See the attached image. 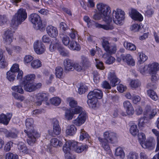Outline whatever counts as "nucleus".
<instances>
[{"label": "nucleus", "instance_id": "obj_55", "mask_svg": "<svg viewBox=\"0 0 159 159\" xmlns=\"http://www.w3.org/2000/svg\"><path fill=\"white\" fill-rule=\"evenodd\" d=\"M84 19L87 23L89 27L91 26L94 22L93 20H90L89 17L87 16H85L84 17Z\"/></svg>", "mask_w": 159, "mask_h": 159}, {"label": "nucleus", "instance_id": "obj_40", "mask_svg": "<svg viewBox=\"0 0 159 159\" xmlns=\"http://www.w3.org/2000/svg\"><path fill=\"white\" fill-rule=\"evenodd\" d=\"M16 73L13 72L9 71L7 73V78L10 81H13L15 79Z\"/></svg>", "mask_w": 159, "mask_h": 159}, {"label": "nucleus", "instance_id": "obj_36", "mask_svg": "<svg viewBox=\"0 0 159 159\" xmlns=\"http://www.w3.org/2000/svg\"><path fill=\"white\" fill-rule=\"evenodd\" d=\"M115 155L119 157L120 158L123 159L125 156V154L123 149L120 148H118L116 150Z\"/></svg>", "mask_w": 159, "mask_h": 159}, {"label": "nucleus", "instance_id": "obj_63", "mask_svg": "<svg viewBox=\"0 0 159 159\" xmlns=\"http://www.w3.org/2000/svg\"><path fill=\"white\" fill-rule=\"evenodd\" d=\"M117 89L120 92L123 93L124 91L127 88L126 86H124L122 84H119L117 87Z\"/></svg>", "mask_w": 159, "mask_h": 159}, {"label": "nucleus", "instance_id": "obj_50", "mask_svg": "<svg viewBox=\"0 0 159 159\" xmlns=\"http://www.w3.org/2000/svg\"><path fill=\"white\" fill-rule=\"evenodd\" d=\"M60 29L65 32L66 34L69 32L68 31L70 30V29L68 27L67 25L65 22H61L60 25Z\"/></svg>", "mask_w": 159, "mask_h": 159}, {"label": "nucleus", "instance_id": "obj_21", "mask_svg": "<svg viewBox=\"0 0 159 159\" xmlns=\"http://www.w3.org/2000/svg\"><path fill=\"white\" fill-rule=\"evenodd\" d=\"M140 144L143 148H147L150 150L153 149L155 146L152 139H148L144 143L141 142Z\"/></svg>", "mask_w": 159, "mask_h": 159}, {"label": "nucleus", "instance_id": "obj_16", "mask_svg": "<svg viewBox=\"0 0 159 159\" xmlns=\"http://www.w3.org/2000/svg\"><path fill=\"white\" fill-rule=\"evenodd\" d=\"M53 132L52 135L55 136L59 135L61 133V128L58 121L56 119L53 120Z\"/></svg>", "mask_w": 159, "mask_h": 159}, {"label": "nucleus", "instance_id": "obj_58", "mask_svg": "<svg viewBox=\"0 0 159 159\" xmlns=\"http://www.w3.org/2000/svg\"><path fill=\"white\" fill-rule=\"evenodd\" d=\"M13 143L11 142H9L7 143L5 145L4 148V150L6 152H8L10 149L11 147H12Z\"/></svg>", "mask_w": 159, "mask_h": 159}, {"label": "nucleus", "instance_id": "obj_20", "mask_svg": "<svg viewBox=\"0 0 159 159\" xmlns=\"http://www.w3.org/2000/svg\"><path fill=\"white\" fill-rule=\"evenodd\" d=\"M121 58L124 61L126 62L129 65L134 66L135 64L134 60L132 56L129 54H127L126 55L122 54L121 55Z\"/></svg>", "mask_w": 159, "mask_h": 159}, {"label": "nucleus", "instance_id": "obj_14", "mask_svg": "<svg viewBox=\"0 0 159 159\" xmlns=\"http://www.w3.org/2000/svg\"><path fill=\"white\" fill-rule=\"evenodd\" d=\"M61 46L59 40L57 38H54L51 41L49 50L51 52L54 51L57 49L58 50Z\"/></svg>", "mask_w": 159, "mask_h": 159}, {"label": "nucleus", "instance_id": "obj_60", "mask_svg": "<svg viewBox=\"0 0 159 159\" xmlns=\"http://www.w3.org/2000/svg\"><path fill=\"white\" fill-rule=\"evenodd\" d=\"M18 133L17 131H16L15 132H9L8 131L6 137H10L12 138H16L17 137Z\"/></svg>", "mask_w": 159, "mask_h": 159}, {"label": "nucleus", "instance_id": "obj_28", "mask_svg": "<svg viewBox=\"0 0 159 159\" xmlns=\"http://www.w3.org/2000/svg\"><path fill=\"white\" fill-rule=\"evenodd\" d=\"M94 26L97 28H102L106 30H112L114 28V26L110 23H107V25H102L98 23L95 22Z\"/></svg>", "mask_w": 159, "mask_h": 159}, {"label": "nucleus", "instance_id": "obj_49", "mask_svg": "<svg viewBox=\"0 0 159 159\" xmlns=\"http://www.w3.org/2000/svg\"><path fill=\"white\" fill-rule=\"evenodd\" d=\"M74 115L73 111L71 110H67L66 111L65 113V116L66 119L68 120H71Z\"/></svg>", "mask_w": 159, "mask_h": 159}, {"label": "nucleus", "instance_id": "obj_44", "mask_svg": "<svg viewBox=\"0 0 159 159\" xmlns=\"http://www.w3.org/2000/svg\"><path fill=\"white\" fill-rule=\"evenodd\" d=\"M87 87L84 84H80V87L78 88V93L81 94L84 93L87 90Z\"/></svg>", "mask_w": 159, "mask_h": 159}, {"label": "nucleus", "instance_id": "obj_24", "mask_svg": "<svg viewBox=\"0 0 159 159\" xmlns=\"http://www.w3.org/2000/svg\"><path fill=\"white\" fill-rule=\"evenodd\" d=\"M74 64L73 61L69 59H65L63 62L64 69L66 70H73Z\"/></svg>", "mask_w": 159, "mask_h": 159}, {"label": "nucleus", "instance_id": "obj_6", "mask_svg": "<svg viewBox=\"0 0 159 159\" xmlns=\"http://www.w3.org/2000/svg\"><path fill=\"white\" fill-rule=\"evenodd\" d=\"M96 7L98 12L100 13L104 16L103 20L107 23H110L112 19L109 16L111 12L110 7L107 5L101 3L97 4Z\"/></svg>", "mask_w": 159, "mask_h": 159}, {"label": "nucleus", "instance_id": "obj_31", "mask_svg": "<svg viewBox=\"0 0 159 159\" xmlns=\"http://www.w3.org/2000/svg\"><path fill=\"white\" fill-rule=\"evenodd\" d=\"M69 48L72 50L79 51L80 50V45L74 41H72L70 43Z\"/></svg>", "mask_w": 159, "mask_h": 159}, {"label": "nucleus", "instance_id": "obj_9", "mask_svg": "<svg viewBox=\"0 0 159 159\" xmlns=\"http://www.w3.org/2000/svg\"><path fill=\"white\" fill-rule=\"evenodd\" d=\"M112 15L114 22L117 25L121 24L125 18L124 11L118 8L116 11L114 10L113 11Z\"/></svg>", "mask_w": 159, "mask_h": 159}, {"label": "nucleus", "instance_id": "obj_5", "mask_svg": "<svg viewBox=\"0 0 159 159\" xmlns=\"http://www.w3.org/2000/svg\"><path fill=\"white\" fill-rule=\"evenodd\" d=\"M26 10L22 8L19 9L13 16L11 25L14 27L18 26L27 18Z\"/></svg>", "mask_w": 159, "mask_h": 159}, {"label": "nucleus", "instance_id": "obj_10", "mask_svg": "<svg viewBox=\"0 0 159 159\" xmlns=\"http://www.w3.org/2000/svg\"><path fill=\"white\" fill-rule=\"evenodd\" d=\"M109 37H103L102 39V42L103 48L106 52L110 54L115 53L116 51V47L115 46H111V44L109 43Z\"/></svg>", "mask_w": 159, "mask_h": 159}, {"label": "nucleus", "instance_id": "obj_59", "mask_svg": "<svg viewBox=\"0 0 159 159\" xmlns=\"http://www.w3.org/2000/svg\"><path fill=\"white\" fill-rule=\"evenodd\" d=\"M104 16L100 13H96L93 16V18L95 20H99L102 18L103 20Z\"/></svg>", "mask_w": 159, "mask_h": 159}, {"label": "nucleus", "instance_id": "obj_3", "mask_svg": "<svg viewBox=\"0 0 159 159\" xmlns=\"http://www.w3.org/2000/svg\"><path fill=\"white\" fill-rule=\"evenodd\" d=\"M103 136L104 139L101 137L98 138V140L102 145V147L106 151L110 150L108 141L111 143H115L117 142V138L116 134L112 132L106 131L104 133Z\"/></svg>", "mask_w": 159, "mask_h": 159}, {"label": "nucleus", "instance_id": "obj_2", "mask_svg": "<svg viewBox=\"0 0 159 159\" xmlns=\"http://www.w3.org/2000/svg\"><path fill=\"white\" fill-rule=\"evenodd\" d=\"M71 148H73L75 152L80 153L83 151H86L88 147L86 145H80L75 141L71 140L67 141L63 146V150L64 152L65 153H69Z\"/></svg>", "mask_w": 159, "mask_h": 159}, {"label": "nucleus", "instance_id": "obj_17", "mask_svg": "<svg viewBox=\"0 0 159 159\" xmlns=\"http://www.w3.org/2000/svg\"><path fill=\"white\" fill-rule=\"evenodd\" d=\"M129 16L133 20L141 21L143 19V17L138 11L134 9H132L129 12Z\"/></svg>", "mask_w": 159, "mask_h": 159}, {"label": "nucleus", "instance_id": "obj_22", "mask_svg": "<svg viewBox=\"0 0 159 159\" xmlns=\"http://www.w3.org/2000/svg\"><path fill=\"white\" fill-rule=\"evenodd\" d=\"M123 107L126 109V113L128 115H132L134 113L133 107L129 101H125L123 103Z\"/></svg>", "mask_w": 159, "mask_h": 159}, {"label": "nucleus", "instance_id": "obj_64", "mask_svg": "<svg viewBox=\"0 0 159 159\" xmlns=\"http://www.w3.org/2000/svg\"><path fill=\"white\" fill-rule=\"evenodd\" d=\"M145 118L144 117L140 118L138 121V125L139 127H143L145 125Z\"/></svg>", "mask_w": 159, "mask_h": 159}, {"label": "nucleus", "instance_id": "obj_46", "mask_svg": "<svg viewBox=\"0 0 159 159\" xmlns=\"http://www.w3.org/2000/svg\"><path fill=\"white\" fill-rule=\"evenodd\" d=\"M127 159H138V154L135 152H131L128 154L126 156Z\"/></svg>", "mask_w": 159, "mask_h": 159}, {"label": "nucleus", "instance_id": "obj_12", "mask_svg": "<svg viewBox=\"0 0 159 159\" xmlns=\"http://www.w3.org/2000/svg\"><path fill=\"white\" fill-rule=\"evenodd\" d=\"M14 32V31L10 30H8L5 31L2 37L5 44H9L11 43L13 38V35Z\"/></svg>", "mask_w": 159, "mask_h": 159}, {"label": "nucleus", "instance_id": "obj_35", "mask_svg": "<svg viewBox=\"0 0 159 159\" xmlns=\"http://www.w3.org/2000/svg\"><path fill=\"white\" fill-rule=\"evenodd\" d=\"M35 78V75L34 74L28 75L25 77L23 83H32V81L34 80Z\"/></svg>", "mask_w": 159, "mask_h": 159}, {"label": "nucleus", "instance_id": "obj_57", "mask_svg": "<svg viewBox=\"0 0 159 159\" xmlns=\"http://www.w3.org/2000/svg\"><path fill=\"white\" fill-rule=\"evenodd\" d=\"M19 70V66L18 64H15L11 67L10 71L16 73Z\"/></svg>", "mask_w": 159, "mask_h": 159}, {"label": "nucleus", "instance_id": "obj_43", "mask_svg": "<svg viewBox=\"0 0 159 159\" xmlns=\"http://www.w3.org/2000/svg\"><path fill=\"white\" fill-rule=\"evenodd\" d=\"M139 56V61L141 64L146 61L148 59L147 56L142 52L138 53Z\"/></svg>", "mask_w": 159, "mask_h": 159}, {"label": "nucleus", "instance_id": "obj_1", "mask_svg": "<svg viewBox=\"0 0 159 159\" xmlns=\"http://www.w3.org/2000/svg\"><path fill=\"white\" fill-rule=\"evenodd\" d=\"M34 120L32 118H27L25 121L26 129L24 130L28 137L27 142L30 145H32L37 139L40 136V134L35 130L34 125Z\"/></svg>", "mask_w": 159, "mask_h": 159}, {"label": "nucleus", "instance_id": "obj_54", "mask_svg": "<svg viewBox=\"0 0 159 159\" xmlns=\"http://www.w3.org/2000/svg\"><path fill=\"white\" fill-rule=\"evenodd\" d=\"M6 159H18V156L17 155L9 152L6 154Z\"/></svg>", "mask_w": 159, "mask_h": 159}, {"label": "nucleus", "instance_id": "obj_32", "mask_svg": "<svg viewBox=\"0 0 159 159\" xmlns=\"http://www.w3.org/2000/svg\"><path fill=\"white\" fill-rule=\"evenodd\" d=\"M50 142L51 145L55 147L61 146L63 144L61 141L59 140L56 138L52 139L50 141Z\"/></svg>", "mask_w": 159, "mask_h": 159}, {"label": "nucleus", "instance_id": "obj_8", "mask_svg": "<svg viewBox=\"0 0 159 159\" xmlns=\"http://www.w3.org/2000/svg\"><path fill=\"white\" fill-rule=\"evenodd\" d=\"M29 19L36 29H39L41 31L44 30L45 26L42 24L40 17L38 14L35 13L31 14L29 16Z\"/></svg>", "mask_w": 159, "mask_h": 159}, {"label": "nucleus", "instance_id": "obj_7", "mask_svg": "<svg viewBox=\"0 0 159 159\" xmlns=\"http://www.w3.org/2000/svg\"><path fill=\"white\" fill-rule=\"evenodd\" d=\"M74 109V114H78V116L73 121V123L77 126H80L84 123L87 118V115L83 108L80 106H76Z\"/></svg>", "mask_w": 159, "mask_h": 159}, {"label": "nucleus", "instance_id": "obj_62", "mask_svg": "<svg viewBox=\"0 0 159 159\" xmlns=\"http://www.w3.org/2000/svg\"><path fill=\"white\" fill-rule=\"evenodd\" d=\"M139 140L141 142H143L146 139V136L145 134L141 132L139 134H138Z\"/></svg>", "mask_w": 159, "mask_h": 159}, {"label": "nucleus", "instance_id": "obj_13", "mask_svg": "<svg viewBox=\"0 0 159 159\" xmlns=\"http://www.w3.org/2000/svg\"><path fill=\"white\" fill-rule=\"evenodd\" d=\"M34 48L36 53L39 54L43 53L46 50L44 44L39 41H37L34 43Z\"/></svg>", "mask_w": 159, "mask_h": 159}, {"label": "nucleus", "instance_id": "obj_41", "mask_svg": "<svg viewBox=\"0 0 159 159\" xmlns=\"http://www.w3.org/2000/svg\"><path fill=\"white\" fill-rule=\"evenodd\" d=\"M129 131L130 133L133 136H135L137 135L139 132L137 125H132L130 127Z\"/></svg>", "mask_w": 159, "mask_h": 159}, {"label": "nucleus", "instance_id": "obj_48", "mask_svg": "<svg viewBox=\"0 0 159 159\" xmlns=\"http://www.w3.org/2000/svg\"><path fill=\"white\" fill-rule=\"evenodd\" d=\"M67 101L69 102L70 106L71 107H75L77 105V102L72 98H69L67 99Z\"/></svg>", "mask_w": 159, "mask_h": 159}, {"label": "nucleus", "instance_id": "obj_30", "mask_svg": "<svg viewBox=\"0 0 159 159\" xmlns=\"http://www.w3.org/2000/svg\"><path fill=\"white\" fill-rule=\"evenodd\" d=\"M55 74L57 78H62L63 77V69L60 66L57 67L55 69Z\"/></svg>", "mask_w": 159, "mask_h": 159}, {"label": "nucleus", "instance_id": "obj_47", "mask_svg": "<svg viewBox=\"0 0 159 159\" xmlns=\"http://www.w3.org/2000/svg\"><path fill=\"white\" fill-rule=\"evenodd\" d=\"M41 62L39 60H34L31 63V66L33 68H38L41 66Z\"/></svg>", "mask_w": 159, "mask_h": 159}, {"label": "nucleus", "instance_id": "obj_61", "mask_svg": "<svg viewBox=\"0 0 159 159\" xmlns=\"http://www.w3.org/2000/svg\"><path fill=\"white\" fill-rule=\"evenodd\" d=\"M140 26L137 24H134L131 26L130 29L134 32L138 31L140 28Z\"/></svg>", "mask_w": 159, "mask_h": 159}, {"label": "nucleus", "instance_id": "obj_56", "mask_svg": "<svg viewBox=\"0 0 159 159\" xmlns=\"http://www.w3.org/2000/svg\"><path fill=\"white\" fill-rule=\"evenodd\" d=\"M12 95L15 99L20 101H23L25 99V97L24 96L19 95L16 93H13Z\"/></svg>", "mask_w": 159, "mask_h": 159}, {"label": "nucleus", "instance_id": "obj_37", "mask_svg": "<svg viewBox=\"0 0 159 159\" xmlns=\"http://www.w3.org/2000/svg\"><path fill=\"white\" fill-rule=\"evenodd\" d=\"M130 85L133 89H136L139 87L141 85V83L138 80H134L131 81Z\"/></svg>", "mask_w": 159, "mask_h": 159}, {"label": "nucleus", "instance_id": "obj_23", "mask_svg": "<svg viewBox=\"0 0 159 159\" xmlns=\"http://www.w3.org/2000/svg\"><path fill=\"white\" fill-rule=\"evenodd\" d=\"M47 95L44 93H39L36 95V101L35 105L39 106L42 104V102L47 100Z\"/></svg>", "mask_w": 159, "mask_h": 159}, {"label": "nucleus", "instance_id": "obj_39", "mask_svg": "<svg viewBox=\"0 0 159 159\" xmlns=\"http://www.w3.org/2000/svg\"><path fill=\"white\" fill-rule=\"evenodd\" d=\"M60 37L61 39L62 42L65 46H67L70 43V39L67 35H64L63 34H60Z\"/></svg>", "mask_w": 159, "mask_h": 159}, {"label": "nucleus", "instance_id": "obj_26", "mask_svg": "<svg viewBox=\"0 0 159 159\" xmlns=\"http://www.w3.org/2000/svg\"><path fill=\"white\" fill-rule=\"evenodd\" d=\"M148 67L150 74H156L157 71L159 70V64L157 63L149 64Z\"/></svg>", "mask_w": 159, "mask_h": 159}, {"label": "nucleus", "instance_id": "obj_19", "mask_svg": "<svg viewBox=\"0 0 159 159\" xmlns=\"http://www.w3.org/2000/svg\"><path fill=\"white\" fill-rule=\"evenodd\" d=\"M46 31L49 36L51 37L56 38L58 35V31L57 28L52 25L48 26L46 28Z\"/></svg>", "mask_w": 159, "mask_h": 159}, {"label": "nucleus", "instance_id": "obj_38", "mask_svg": "<svg viewBox=\"0 0 159 159\" xmlns=\"http://www.w3.org/2000/svg\"><path fill=\"white\" fill-rule=\"evenodd\" d=\"M148 95L154 100H157L158 99L157 94L153 90L149 89L147 91Z\"/></svg>", "mask_w": 159, "mask_h": 159}, {"label": "nucleus", "instance_id": "obj_27", "mask_svg": "<svg viewBox=\"0 0 159 159\" xmlns=\"http://www.w3.org/2000/svg\"><path fill=\"white\" fill-rule=\"evenodd\" d=\"M17 148L20 152L22 154H28L30 152L29 149L24 143L22 142H20L17 144Z\"/></svg>", "mask_w": 159, "mask_h": 159}, {"label": "nucleus", "instance_id": "obj_18", "mask_svg": "<svg viewBox=\"0 0 159 159\" xmlns=\"http://www.w3.org/2000/svg\"><path fill=\"white\" fill-rule=\"evenodd\" d=\"M157 112V109H152V110L151 107L147 106L145 108V110L143 113L144 115H146L149 119L153 118Z\"/></svg>", "mask_w": 159, "mask_h": 159}, {"label": "nucleus", "instance_id": "obj_52", "mask_svg": "<svg viewBox=\"0 0 159 159\" xmlns=\"http://www.w3.org/2000/svg\"><path fill=\"white\" fill-rule=\"evenodd\" d=\"M68 31H69V32L66 33V34H69L72 39H75L77 35L76 31L73 29H70V30Z\"/></svg>", "mask_w": 159, "mask_h": 159}, {"label": "nucleus", "instance_id": "obj_45", "mask_svg": "<svg viewBox=\"0 0 159 159\" xmlns=\"http://www.w3.org/2000/svg\"><path fill=\"white\" fill-rule=\"evenodd\" d=\"M11 89L13 91L21 94H23L24 93L22 87L20 85L12 86Z\"/></svg>", "mask_w": 159, "mask_h": 159}, {"label": "nucleus", "instance_id": "obj_29", "mask_svg": "<svg viewBox=\"0 0 159 159\" xmlns=\"http://www.w3.org/2000/svg\"><path fill=\"white\" fill-rule=\"evenodd\" d=\"M77 129L76 127L73 125H71L68 126L66 130V134L70 136H73L76 132Z\"/></svg>", "mask_w": 159, "mask_h": 159}, {"label": "nucleus", "instance_id": "obj_34", "mask_svg": "<svg viewBox=\"0 0 159 159\" xmlns=\"http://www.w3.org/2000/svg\"><path fill=\"white\" fill-rule=\"evenodd\" d=\"M124 45L125 48L129 50L134 51L136 49V47L134 44L128 43L127 41L124 42Z\"/></svg>", "mask_w": 159, "mask_h": 159}, {"label": "nucleus", "instance_id": "obj_4", "mask_svg": "<svg viewBox=\"0 0 159 159\" xmlns=\"http://www.w3.org/2000/svg\"><path fill=\"white\" fill-rule=\"evenodd\" d=\"M103 96L102 91L95 89L90 91L87 96V103L89 107L92 108H95L98 102V99H101Z\"/></svg>", "mask_w": 159, "mask_h": 159}, {"label": "nucleus", "instance_id": "obj_42", "mask_svg": "<svg viewBox=\"0 0 159 159\" xmlns=\"http://www.w3.org/2000/svg\"><path fill=\"white\" fill-rule=\"evenodd\" d=\"M50 102L52 104L57 106L61 103V100L58 97H53L50 99Z\"/></svg>", "mask_w": 159, "mask_h": 159}, {"label": "nucleus", "instance_id": "obj_51", "mask_svg": "<svg viewBox=\"0 0 159 159\" xmlns=\"http://www.w3.org/2000/svg\"><path fill=\"white\" fill-rule=\"evenodd\" d=\"M81 64L84 67H86L89 65V62L88 59L85 57L82 56L81 57Z\"/></svg>", "mask_w": 159, "mask_h": 159}, {"label": "nucleus", "instance_id": "obj_15", "mask_svg": "<svg viewBox=\"0 0 159 159\" xmlns=\"http://www.w3.org/2000/svg\"><path fill=\"white\" fill-rule=\"evenodd\" d=\"M108 78L110 81V83L112 87L115 86L120 82V79L117 78L114 72H110L109 73Z\"/></svg>", "mask_w": 159, "mask_h": 159}, {"label": "nucleus", "instance_id": "obj_11", "mask_svg": "<svg viewBox=\"0 0 159 159\" xmlns=\"http://www.w3.org/2000/svg\"><path fill=\"white\" fill-rule=\"evenodd\" d=\"M24 89L27 92H32L35 90L36 89H39L42 86L41 83L38 84L33 83L25 82L23 83Z\"/></svg>", "mask_w": 159, "mask_h": 159}, {"label": "nucleus", "instance_id": "obj_53", "mask_svg": "<svg viewBox=\"0 0 159 159\" xmlns=\"http://www.w3.org/2000/svg\"><path fill=\"white\" fill-rule=\"evenodd\" d=\"M58 51L61 55L63 56H68L69 55V52L65 49L61 45V46Z\"/></svg>", "mask_w": 159, "mask_h": 159}, {"label": "nucleus", "instance_id": "obj_25", "mask_svg": "<svg viewBox=\"0 0 159 159\" xmlns=\"http://www.w3.org/2000/svg\"><path fill=\"white\" fill-rule=\"evenodd\" d=\"M12 116V114L10 113H7L6 115L2 114L0 116V123L7 125L8 124Z\"/></svg>", "mask_w": 159, "mask_h": 159}, {"label": "nucleus", "instance_id": "obj_33", "mask_svg": "<svg viewBox=\"0 0 159 159\" xmlns=\"http://www.w3.org/2000/svg\"><path fill=\"white\" fill-rule=\"evenodd\" d=\"M89 136L87 132L84 129H81L80 131V139L83 141L84 139H88Z\"/></svg>", "mask_w": 159, "mask_h": 159}]
</instances>
